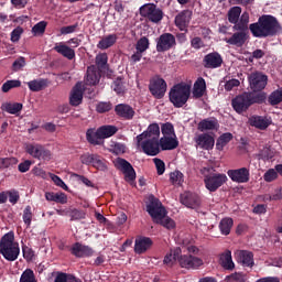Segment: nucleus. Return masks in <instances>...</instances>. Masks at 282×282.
Returning a JSON list of instances; mask_svg holds the SVG:
<instances>
[{
	"label": "nucleus",
	"mask_w": 282,
	"mask_h": 282,
	"mask_svg": "<svg viewBox=\"0 0 282 282\" xmlns=\"http://www.w3.org/2000/svg\"><path fill=\"white\" fill-rule=\"evenodd\" d=\"M249 30L254 39H268L281 32V23L274 15L263 14L256 23L249 25Z\"/></svg>",
	"instance_id": "1"
},
{
	"label": "nucleus",
	"mask_w": 282,
	"mask_h": 282,
	"mask_svg": "<svg viewBox=\"0 0 282 282\" xmlns=\"http://www.w3.org/2000/svg\"><path fill=\"white\" fill-rule=\"evenodd\" d=\"M268 100V93L245 91L231 100L236 113H246L252 105H263Z\"/></svg>",
	"instance_id": "2"
},
{
	"label": "nucleus",
	"mask_w": 282,
	"mask_h": 282,
	"mask_svg": "<svg viewBox=\"0 0 282 282\" xmlns=\"http://www.w3.org/2000/svg\"><path fill=\"white\" fill-rule=\"evenodd\" d=\"M0 254H2L6 261H17L19 254H21V248L19 242L14 241V231L7 232L0 239Z\"/></svg>",
	"instance_id": "3"
},
{
	"label": "nucleus",
	"mask_w": 282,
	"mask_h": 282,
	"mask_svg": "<svg viewBox=\"0 0 282 282\" xmlns=\"http://www.w3.org/2000/svg\"><path fill=\"white\" fill-rule=\"evenodd\" d=\"M169 98L175 109H182L191 98V85L186 83L175 84L170 89Z\"/></svg>",
	"instance_id": "4"
},
{
	"label": "nucleus",
	"mask_w": 282,
	"mask_h": 282,
	"mask_svg": "<svg viewBox=\"0 0 282 282\" xmlns=\"http://www.w3.org/2000/svg\"><path fill=\"white\" fill-rule=\"evenodd\" d=\"M139 12L140 15L150 23H162V19H164V11H162L155 3H145L141 6Z\"/></svg>",
	"instance_id": "5"
},
{
	"label": "nucleus",
	"mask_w": 282,
	"mask_h": 282,
	"mask_svg": "<svg viewBox=\"0 0 282 282\" xmlns=\"http://www.w3.org/2000/svg\"><path fill=\"white\" fill-rule=\"evenodd\" d=\"M166 89H169V85L166 84V80L162 78V76L154 75L150 78L149 91L153 98L156 100H162V98L166 96Z\"/></svg>",
	"instance_id": "6"
},
{
	"label": "nucleus",
	"mask_w": 282,
	"mask_h": 282,
	"mask_svg": "<svg viewBox=\"0 0 282 282\" xmlns=\"http://www.w3.org/2000/svg\"><path fill=\"white\" fill-rule=\"evenodd\" d=\"M147 213L150 215L154 223L156 219L166 217V208L162 206V202H160V199L156 198L153 194L148 197Z\"/></svg>",
	"instance_id": "7"
},
{
	"label": "nucleus",
	"mask_w": 282,
	"mask_h": 282,
	"mask_svg": "<svg viewBox=\"0 0 282 282\" xmlns=\"http://www.w3.org/2000/svg\"><path fill=\"white\" fill-rule=\"evenodd\" d=\"M248 80L251 94H265L263 89L268 87V75L254 72L248 76Z\"/></svg>",
	"instance_id": "8"
},
{
	"label": "nucleus",
	"mask_w": 282,
	"mask_h": 282,
	"mask_svg": "<svg viewBox=\"0 0 282 282\" xmlns=\"http://www.w3.org/2000/svg\"><path fill=\"white\" fill-rule=\"evenodd\" d=\"M25 152L34 158V160H43L44 162H50L52 160V151L47 150L41 143H29L25 145Z\"/></svg>",
	"instance_id": "9"
},
{
	"label": "nucleus",
	"mask_w": 282,
	"mask_h": 282,
	"mask_svg": "<svg viewBox=\"0 0 282 282\" xmlns=\"http://www.w3.org/2000/svg\"><path fill=\"white\" fill-rule=\"evenodd\" d=\"M204 182L207 191H209V193H215L218 188L224 186L225 182H228V176L220 173L209 174L205 176Z\"/></svg>",
	"instance_id": "10"
},
{
	"label": "nucleus",
	"mask_w": 282,
	"mask_h": 282,
	"mask_svg": "<svg viewBox=\"0 0 282 282\" xmlns=\"http://www.w3.org/2000/svg\"><path fill=\"white\" fill-rule=\"evenodd\" d=\"M177 45L175 35L173 33H163L156 40V52L163 53L173 50Z\"/></svg>",
	"instance_id": "11"
},
{
	"label": "nucleus",
	"mask_w": 282,
	"mask_h": 282,
	"mask_svg": "<svg viewBox=\"0 0 282 282\" xmlns=\"http://www.w3.org/2000/svg\"><path fill=\"white\" fill-rule=\"evenodd\" d=\"M116 167L119 169L124 175L126 182H135V169L126 159L118 158L116 161Z\"/></svg>",
	"instance_id": "12"
},
{
	"label": "nucleus",
	"mask_w": 282,
	"mask_h": 282,
	"mask_svg": "<svg viewBox=\"0 0 282 282\" xmlns=\"http://www.w3.org/2000/svg\"><path fill=\"white\" fill-rule=\"evenodd\" d=\"M227 175L231 182H236L237 184H248L250 182V169L248 167L228 170Z\"/></svg>",
	"instance_id": "13"
},
{
	"label": "nucleus",
	"mask_w": 282,
	"mask_h": 282,
	"mask_svg": "<svg viewBox=\"0 0 282 282\" xmlns=\"http://www.w3.org/2000/svg\"><path fill=\"white\" fill-rule=\"evenodd\" d=\"M234 32L235 33L230 37L225 39V42L228 43V45H235L236 47H243L248 39H250L248 30H234Z\"/></svg>",
	"instance_id": "14"
},
{
	"label": "nucleus",
	"mask_w": 282,
	"mask_h": 282,
	"mask_svg": "<svg viewBox=\"0 0 282 282\" xmlns=\"http://www.w3.org/2000/svg\"><path fill=\"white\" fill-rule=\"evenodd\" d=\"M69 252L73 254V257H76V259L94 257V249L87 245H83L82 242L73 243Z\"/></svg>",
	"instance_id": "15"
},
{
	"label": "nucleus",
	"mask_w": 282,
	"mask_h": 282,
	"mask_svg": "<svg viewBox=\"0 0 282 282\" xmlns=\"http://www.w3.org/2000/svg\"><path fill=\"white\" fill-rule=\"evenodd\" d=\"M203 65L205 69H218V67L224 65V57L217 52L209 53L204 56Z\"/></svg>",
	"instance_id": "16"
},
{
	"label": "nucleus",
	"mask_w": 282,
	"mask_h": 282,
	"mask_svg": "<svg viewBox=\"0 0 282 282\" xmlns=\"http://www.w3.org/2000/svg\"><path fill=\"white\" fill-rule=\"evenodd\" d=\"M178 263L181 268H185L186 270H197V268L204 265V260L192 254H184L180 257Z\"/></svg>",
	"instance_id": "17"
},
{
	"label": "nucleus",
	"mask_w": 282,
	"mask_h": 282,
	"mask_svg": "<svg viewBox=\"0 0 282 282\" xmlns=\"http://www.w3.org/2000/svg\"><path fill=\"white\" fill-rule=\"evenodd\" d=\"M193 17V12L191 10L181 11L174 20V23L181 32H188V25L191 24V19Z\"/></svg>",
	"instance_id": "18"
},
{
	"label": "nucleus",
	"mask_w": 282,
	"mask_h": 282,
	"mask_svg": "<svg viewBox=\"0 0 282 282\" xmlns=\"http://www.w3.org/2000/svg\"><path fill=\"white\" fill-rule=\"evenodd\" d=\"M181 204L186 208H199L202 206V198L196 193L185 192L181 195Z\"/></svg>",
	"instance_id": "19"
},
{
	"label": "nucleus",
	"mask_w": 282,
	"mask_h": 282,
	"mask_svg": "<svg viewBox=\"0 0 282 282\" xmlns=\"http://www.w3.org/2000/svg\"><path fill=\"white\" fill-rule=\"evenodd\" d=\"M141 149L145 155L152 158L160 155V139H145V141L141 143Z\"/></svg>",
	"instance_id": "20"
},
{
	"label": "nucleus",
	"mask_w": 282,
	"mask_h": 282,
	"mask_svg": "<svg viewBox=\"0 0 282 282\" xmlns=\"http://www.w3.org/2000/svg\"><path fill=\"white\" fill-rule=\"evenodd\" d=\"M115 113L122 120H133L135 110L129 104H119L115 107Z\"/></svg>",
	"instance_id": "21"
},
{
	"label": "nucleus",
	"mask_w": 282,
	"mask_h": 282,
	"mask_svg": "<svg viewBox=\"0 0 282 282\" xmlns=\"http://www.w3.org/2000/svg\"><path fill=\"white\" fill-rule=\"evenodd\" d=\"M144 139L160 140V126L158 123H151L145 131L137 135L138 144Z\"/></svg>",
	"instance_id": "22"
},
{
	"label": "nucleus",
	"mask_w": 282,
	"mask_h": 282,
	"mask_svg": "<svg viewBox=\"0 0 282 282\" xmlns=\"http://www.w3.org/2000/svg\"><path fill=\"white\" fill-rule=\"evenodd\" d=\"M151 246H153V240L151 238L140 236L135 239L134 252L137 254H144L147 250H150Z\"/></svg>",
	"instance_id": "23"
},
{
	"label": "nucleus",
	"mask_w": 282,
	"mask_h": 282,
	"mask_svg": "<svg viewBox=\"0 0 282 282\" xmlns=\"http://www.w3.org/2000/svg\"><path fill=\"white\" fill-rule=\"evenodd\" d=\"M53 50L57 54H61V56H63L64 58H67V61H74V58H76V51H74V48L67 46L63 42L56 43Z\"/></svg>",
	"instance_id": "24"
},
{
	"label": "nucleus",
	"mask_w": 282,
	"mask_h": 282,
	"mask_svg": "<svg viewBox=\"0 0 282 282\" xmlns=\"http://www.w3.org/2000/svg\"><path fill=\"white\" fill-rule=\"evenodd\" d=\"M238 263L245 268H252L254 265V253L248 250H240L236 257Z\"/></svg>",
	"instance_id": "25"
},
{
	"label": "nucleus",
	"mask_w": 282,
	"mask_h": 282,
	"mask_svg": "<svg viewBox=\"0 0 282 282\" xmlns=\"http://www.w3.org/2000/svg\"><path fill=\"white\" fill-rule=\"evenodd\" d=\"M248 124L250 127H254L256 129H259L260 131H265L270 127V120L263 116H251L248 119Z\"/></svg>",
	"instance_id": "26"
},
{
	"label": "nucleus",
	"mask_w": 282,
	"mask_h": 282,
	"mask_svg": "<svg viewBox=\"0 0 282 282\" xmlns=\"http://www.w3.org/2000/svg\"><path fill=\"white\" fill-rule=\"evenodd\" d=\"M159 142L162 151H174L180 147V141L175 134L174 137H163L159 139Z\"/></svg>",
	"instance_id": "27"
},
{
	"label": "nucleus",
	"mask_w": 282,
	"mask_h": 282,
	"mask_svg": "<svg viewBox=\"0 0 282 282\" xmlns=\"http://www.w3.org/2000/svg\"><path fill=\"white\" fill-rule=\"evenodd\" d=\"M196 144L199 147V149H204L205 151H210L213 147H215V138L208 133L199 134L196 138Z\"/></svg>",
	"instance_id": "28"
},
{
	"label": "nucleus",
	"mask_w": 282,
	"mask_h": 282,
	"mask_svg": "<svg viewBox=\"0 0 282 282\" xmlns=\"http://www.w3.org/2000/svg\"><path fill=\"white\" fill-rule=\"evenodd\" d=\"M219 129V121L217 118H206L198 122V131H217Z\"/></svg>",
	"instance_id": "29"
},
{
	"label": "nucleus",
	"mask_w": 282,
	"mask_h": 282,
	"mask_svg": "<svg viewBox=\"0 0 282 282\" xmlns=\"http://www.w3.org/2000/svg\"><path fill=\"white\" fill-rule=\"evenodd\" d=\"M192 94L195 100L204 98V95L206 94V79H204L203 77H198L194 83Z\"/></svg>",
	"instance_id": "30"
},
{
	"label": "nucleus",
	"mask_w": 282,
	"mask_h": 282,
	"mask_svg": "<svg viewBox=\"0 0 282 282\" xmlns=\"http://www.w3.org/2000/svg\"><path fill=\"white\" fill-rule=\"evenodd\" d=\"M83 104V85L80 83H77L70 94L69 97V105L72 107H78V105Z\"/></svg>",
	"instance_id": "31"
},
{
	"label": "nucleus",
	"mask_w": 282,
	"mask_h": 282,
	"mask_svg": "<svg viewBox=\"0 0 282 282\" xmlns=\"http://www.w3.org/2000/svg\"><path fill=\"white\" fill-rule=\"evenodd\" d=\"M100 83V70L96 66H89L87 68L86 84L94 86Z\"/></svg>",
	"instance_id": "32"
},
{
	"label": "nucleus",
	"mask_w": 282,
	"mask_h": 282,
	"mask_svg": "<svg viewBox=\"0 0 282 282\" xmlns=\"http://www.w3.org/2000/svg\"><path fill=\"white\" fill-rule=\"evenodd\" d=\"M219 264L224 270H235V262L232 261V252L230 250H226L220 254Z\"/></svg>",
	"instance_id": "33"
},
{
	"label": "nucleus",
	"mask_w": 282,
	"mask_h": 282,
	"mask_svg": "<svg viewBox=\"0 0 282 282\" xmlns=\"http://www.w3.org/2000/svg\"><path fill=\"white\" fill-rule=\"evenodd\" d=\"M118 41V34H108L104 36L97 44L98 50H109L113 47Z\"/></svg>",
	"instance_id": "34"
},
{
	"label": "nucleus",
	"mask_w": 282,
	"mask_h": 282,
	"mask_svg": "<svg viewBox=\"0 0 282 282\" xmlns=\"http://www.w3.org/2000/svg\"><path fill=\"white\" fill-rule=\"evenodd\" d=\"M109 56H107V53H99L96 55L95 64L98 69V72H107L109 69Z\"/></svg>",
	"instance_id": "35"
},
{
	"label": "nucleus",
	"mask_w": 282,
	"mask_h": 282,
	"mask_svg": "<svg viewBox=\"0 0 282 282\" xmlns=\"http://www.w3.org/2000/svg\"><path fill=\"white\" fill-rule=\"evenodd\" d=\"M86 140L89 142V144L98 147L100 144V140H102V137H100L98 129L96 131L94 128H90L86 131Z\"/></svg>",
	"instance_id": "36"
},
{
	"label": "nucleus",
	"mask_w": 282,
	"mask_h": 282,
	"mask_svg": "<svg viewBox=\"0 0 282 282\" xmlns=\"http://www.w3.org/2000/svg\"><path fill=\"white\" fill-rule=\"evenodd\" d=\"M232 226H235V220L230 217H225L220 220L218 228L221 235L228 236L230 230H232Z\"/></svg>",
	"instance_id": "37"
},
{
	"label": "nucleus",
	"mask_w": 282,
	"mask_h": 282,
	"mask_svg": "<svg viewBox=\"0 0 282 282\" xmlns=\"http://www.w3.org/2000/svg\"><path fill=\"white\" fill-rule=\"evenodd\" d=\"M241 7H231L227 12V19L232 25L239 24Z\"/></svg>",
	"instance_id": "38"
},
{
	"label": "nucleus",
	"mask_w": 282,
	"mask_h": 282,
	"mask_svg": "<svg viewBox=\"0 0 282 282\" xmlns=\"http://www.w3.org/2000/svg\"><path fill=\"white\" fill-rule=\"evenodd\" d=\"M99 135L101 137V140H105L107 138H111L112 135H116L118 133V127L116 126H101L98 128Z\"/></svg>",
	"instance_id": "39"
},
{
	"label": "nucleus",
	"mask_w": 282,
	"mask_h": 282,
	"mask_svg": "<svg viewBox=\"0 0 282 282\" xmlns=\"http://www.w3.org/2000/svg\"><path fill=\"white\" fill-rule=\"evenodd\" d=\"M268 104L271 107H276V105H281L282 102V88H278L275 90H273L268 97L267 99Z\"/></svg>",
	"instance_id": "40"
},
{
	"label": "nucleus",
	"mask_w": 282,
	"mask_h": 282,
	"mask_svg": "<svg viewBox=\"0 0 282 282\" xmlns=\"http://www.w3.org/2000/svg\"><path fill=\"white\" fill-rule=\"evenodd\" d=\"M30 91H43V89H45V87H47V79H33L29 83H26Z\"/></svg>",
	"instance_id": "41"
},
{
	"label": "nucleus",
	"mask_w": 282,
	"mask_h": 282,
	"mask_svg": "<svg viewBox=\"0 0 282 282\" xmlns=\"http://www.w3.org/2000/svg\"><path fill=\"white\" fill-rule=\"evenodd\" d=\"M248 23H250V13H248L247 11H245L239 20H238V24L232 26V30H250V26H248Z\"/></svg>",
	"instance_id": "42"
},
{
	"label": "nucleus",
	"mask_w": 282,
	"mask_h": 282,
	"mask_svg": "<svg viewBox=\"0 0 282 282\" xmlns=\"http://www.w3.org/2000/svg\"><path fill=\"white\" fill-rule=\"evenodd\" d=\"M232 138V133L230 132L223 133L216 141L217 151H224V147H226Z\"/></svg>",
	"instance_id": "43"
},
{
	"label": "nucleus",
	"mask_w": 282,
	"mask_h": 282,
	"mask_svg": "<svg viewBox=\"0 0 282 282\" xmlns=\"http://www.w3.org/2000/svg\"><path fill=\"white\" fill-rule=\"evenodd\" d=\"M170 182L173 186H182L184 184V174L180 170L170 173Z\"/></svg>",
	"instance_id": "44"
},
{
	"label": "nucleus",
	"mask_w": 282,
	"mask_h": 282,
	"mask_svg": "<svg viewBox=\"0 0 282 282\" xmlns=\"http://www.w3.org/2000/svg\"><path fill=\"white\" fill-rule=\"evenodd\" d=\"M2 111H7V113H11L12 116H15V113H19L23 109V104L14 102V104H4L1 107Z\"/></svg>",
	"instance_id": "45"
},
{
	"label": "nucleus",
	"mask_w": 282,
	"mask_h": 282,
	"mask_svg": "<svg viewBox=\"0 0 282 282\" xmlns=\"http://www.w3.org/2000/svg\"><path fill=\"white\" fill-rule=\"evenodd\" d=\"M154 224H159L160 226H163V228H166L167 230H173L175 228V220H173L169 216H163L160 219H156Z\"/></svg>",
	"instance_id": "46"
},
{
	"label": "nucleus",
	"mask_w": 282,
	"mask_h": 282,
	"mask_svg": "<svg viewBox=\"0 0 282 282\" xmlns=\"http://www.w3.org/2000/svg\"><path fill=\"white\" fill-rule=\"evenodd\" d=\"M111 87L113 88V91H116V94L120 95V94H124L127 87L124 86V78L123 77H117Z\"/></svg>",
	"instance_id": "47"
},
{
	"label": "nucleus",
	"mask_w": 282,
	"mask_h": 282,
	"mask_svg": "<svg viewBox=\"0 0 282 282\" xmlns=\"http://www.w3.org/2000/svg\"><path fill=\"white\" fill-rule=\"evenodd\" d=\"M19 87H21V80H19V79H11V80H7L2 85L1 89H2L3 94H8V91H10V89H17Z\"/></svg>",
	"instance_id": "48"
},
{
	"label": "nucleus",
	"mask_w": 282,
	"mask_h": 282,
	"mask_svg": "<svg viewBox=\"0 0 282 282\" xmlns=\"http://www.w3.org/2000/svg\"><path fill=\"white\" fill-rule=\"evenodd\" d=\"M113 109V104L110 101H100L96 105L97 113H107Z\"/></svg>",
	"instance_id": "49"
},
{
	"label": "nucleus",
	"mask_w": 282,
	"mask_h": 282,
	"mask_svg": "<svg viewBox=\"0 0 282 282\" xmlns=\"http://www.w3.org/2000/svg\"><path fill=\"white\" fill-rule=\"evenodd\" d=\"M91 166H94V169H97V171H107V164H105V159H102L98 154H95Z\"/></svg>",
	"instance_id": "50"
},
{
	"label": "nucleus",
	"mask_w": 282,
	"mask_h": 282,
	"mask_svg": "<svg viewBox=\"0 0 282 282\" xmlns=\"http://www.w3.org/2000/svg\"><path fill=\"white\" fill-rule=\"evenodd\" d=\"M46 28H47V22L41 21L32 28V33L34 36H42V34H45Z\"/></svg>",
	"instance_id": "51"
},
{
	"label": "nucleus",
	"mask_w": 282,
	"mask_h": 282,
	"mask_svg": "<svg viewBox=\"0 0 282 282\" xmlns=\"http://www.w3.org/2000/svg\"><path fill=\"white\" fill-rule=\"evenodd\" d=\"M149 45H150L149 39L147 36H142L141 39L138 40L135 50L137 52H141L142 54H144V52L148 51Z\"/></svg>",
	"instance_id": "52"
},
{
	"label": "nucleus",
	"mask_w": 282,
	"mask_h": 282,
	"mask_svg": "<svg viewBox=\"0 0 282 282\" xmlns=\"http://www.w3.org/2000/svg\"><path fill=\"white\" fill-rule=\"evenodd\" d=\"M20 282H37L34 271L32 269H26L23 271L20 278Z\"/></svg>",
	"instance_id": "53"
},
{
	"label": "nucleus",
	"mask_w": 282,
	"mask_h": 282,
	"mask_svg": "<svg viewBox=\"0 0 282 282\" xmlns=\"http://www.w3.org/2000/svg\"><path fill=\"white\" fill-rule=\"evenodd\" d=\"M32 207L31 206H26L23 210V216L22 219L26 226V228H30V226H32Z\"/></svg>",
	"instance_id": "54"
},
{
	"label": "nucleus",
	"mask_w": 282,
	"mask_h": 282,
	"mask_svg": "<svg viewBox=\"0 0 282 282\" xmlns=\"http://www.w3.org/2000/svg\"><path fill=\"white\" fill-rule=\"evenodd\" d=\"M161 132L164 134V137H169V135L175 137V128L171 122L163 123L161 127Z\"/></svg>",
	"instance_id": "55"
},
{
	"label": "nucleus",
	"mask_w": 282,
	"mask_h": 282,
	"mask_svg": "<svg viewBox=\"0 0 282 282\" xmlns=\"http://www.w3.org/2000/svg\"><path fill=\"white\" fill-rule=\"evenodd\" d=\"M279 177V174L276 172V169H270L268 170L264 175H263V180L264 182H274V180H276Z\"/></svg>",
	"instance_id": "56"
},
{
	"label": "nucleus",
	"mask_w": 282,
	"mask_h": 282,
	"mask_svg": "<svg viewBox=\"0 0 282 282\" xmlns=\"http://www.w3.org/2000/svg\"><path fill=\"white\" fill-rule=\"evenodd\" d=\"M153 162L155 164L158 175H164V171H166V164L164 163V161L155 158L153 159Z\"/></svg>",
	"instance_id": "57"
},
{
	"label": "nucleus",
	"mask_w": 282,
	"mask_h": 282,
	"mask_svg": "<svg viewBox=\"0 0 282 282\" xmlns=\"http://www.w3.org/2000/svg\"><path fill=\"white\" fill-rule=\"evenodd\" d=\"M23 34V28L17 26L12 32H11V42L12 43H19L21 41V35Z\"/></svg>",
	"instance_id": "58"
},
{
	"label": "nucleus",
	"mask_w": 282,
	"mask_h": 282,
	"mask_svg": "<svg viewBox=\"0 0 282 282\" xmlns=\"http://www.w3.org/2000/svg\"><path fill=\"white\" fill-rule=\"evenodd\" d=\"M72 177H76L77 182H82V184H85V186L94 188V183H91V181H89V178L85 177L84 175L73 173Z\"/></svg>",
	"instance_id": "59"
},
{
	"label": "nucleus",
	"mask_w": 282,
	"mask_h": 282,
	"mask_svg": "<svg viewBox=\"0 0 282 282\" xmlns=\"http://www.w3.org/2000/svg\"><path fill=\"white\" fill-rule=\"evenodd\" d=\"M79 219H85V212L73 209L70 212V221H78Z\"/></svg>",
	"instance_id": "60"
},
{
	"label": "nucleus",
	"mask_w": 282,
	"mask_h": 282,
	"mask_svg": "<svg viewBox=\"0 0 282 282\" xmlns=\"http://www.w3.org/2000/svg\"><path fill=\"white\" fill-rule=\"evenodd\" d=\"M96 154L86 153L80 156L82 164H86V166L94 164V158Z\"/></svg>",
	"instance_id": "61"
},
{
	"label": "nucleus",
	"mask_w": 282,
	"mask_h": 282,
	"mask_svg": "<svg viewBox=\"0 0 282 282\" xmlns=\"http://www.w3.org/2000/svg\"><path fill=\"white\" fill-rule=\"evenodd\" d=\"M191 47H193V50H202V47H204V41L202 40V37L196 36L192 39Z\"/></svg>",
	"instance_id": "62"
},
{
	"label": "nucleus",
	"mask_w": 282,
	"mask_h": 282,
	"mask_svg": "<svg viewBox=\"0 0 282 282\" xmlns=\"http://www.w3.org/2000/svg\"><path fill=\"white\" fill-rule=\"evenodd\" d=\"M76 30H78V23H75L73 25H68V26H62L61 28V34H74V32H76Z\"/></svg>",
	"instance_id": "63"
},
{
	"label": "nucleus",
	"mask_w": 282,
	"mask_h": 282,
	"mask_svg": "<svg viewBox=\"0 0 282 282\" xmlns=\"http://www.w3.org/2000/svg\"><path fill=\"white\" fill-rule=\"evenodd\" d=\"M241 85V82L239 79H229L225 84L226 91H232L234 87H239Z\"/></svg>",
	"instance_id": "64"
}]
</instances>
